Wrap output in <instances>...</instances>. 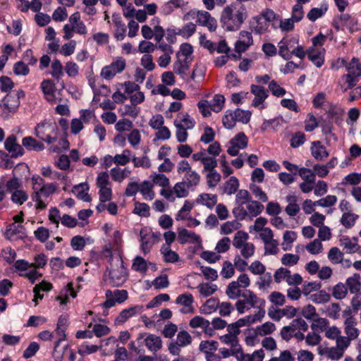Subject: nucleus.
I'll return each mask as SVG.
<instances>
[{"label": "nucleus", "instance_id": "39", "mask_svg": "<svg viewBox=\"0 0 361 361\" xmlns=\"http://www.w3.org/2000/svg\"><path fill=\"white\" fill-rule=\"evenodd\" d=\"M153 184L148 180L143 181L139 185V190L143 195H149V199L152 200L154 197V192L152 190Z\"/></svg>", "mask_w": 361, "mask_h": 361}, {"label": "nucleus", "instance_id": "18", "mask_svg": "<svg viewBox=\"0 0 361 361\" xmlns=\"http://www.w3.org/2000/svg\"><path fill=\"white\" fill-rule=\"evenodd\" d=\"M184 179L183 181L186 183L187 188H190L199 184L200 176L195 171L191 170L185 174Z\"/></svg>", "mask_w": 361, "mask_h": 361}, {"label": "nucleus", "instance_id": "17", "mask_svg": "<svg viewBox=\"0 0 361 361\" xmlns=\"http://www.w3.org/2000/svg\"><path fill=\"white\" fill-rule=\"evenodd\" d=\"M229 144L235 145L238 148L243 149L247 146L248 138L243 132H240L230 140Z\"/></svg>", "mask_w": 361, "mask_h": 361}, {"label": "nucleus", "instance_id": "26", "mask_svg": "<svg viewBox=\"0 0 361 361\" xmlns=\"http://www.w3.org/2000/svg\"><path fill=\"white\" fill-rule=\"evenodd\" d=\"M348 73H354L357 76H361V63L357 58L353 57L346 65Z\"/></svg>", "mask_w": 361, "mask_h": 361}, {"label": "nucleus", "instance_id": "20", "mask_svg": "<svg viewBox=\"0 0 361 361\" xmlns=\"http://www.w3.org/2000/svg\"><path fill=\"white\" fill-rule=\"evenodd\" d=\"M220 303L218 299L211 298L208 299L203 309L200 310V312L204 314H209L214 312L219 306Z\"/></svg>", "mask_w": 361, "mask_h": 361}, {"label": "nucleus", "instance_id": "46", "mask_svg": "<svg viewBox=\"0 0 361 361\" xmlns=\"http://www.w3.org/2000/svg\"><path fill=\"white\" fill-rule=\"evenodd\" d=\"M262 17L267 23L273 20H280V16L275 13V12L271 8H265L262 10V13L259 15Z\"/></svg>", "mask_w": 361, "mask_h": 361}, {"label": "nucleus", "instance_id": "2", "mask_svg": "<svg viewBox=\"0 0 361 361\" xmlns=\"http://www.w3.org/2000/svg\"><path fill=\"white\" fill-rule=\"evenodd\" d=\"M6 191L11 195V200L14 204L22 205L28 200L27 192L23 190V183L15 175L6 181Z\"/></svg>", "mask_w": 361, "mask_h": 361}, {"label": "nucleus", "instance_id": "36", "mask_svg": "<svg viewBox=\"0 0 361 361\" xmlns=\"http://www.w3.org/2000/svg\"><path fill=\"white\" fill-rule=\"evenodd\" d=\"M174 124L177 128V130L176 133L177 140L179 142H185L188 138V134L187 133L188 129L185 128V126L183 125H182L181 123H178L177 121H174Z\"/></svg>", "mask_w": 361, "mask_h": 361}, {"label": "nucleus", "instance_id": "38", "mask_svg": "<svg viewBox=\"0 0 361 361\" xmlns=\"http://www.w3.org/2000/svg\"><path fill=\"white\" fill-rule=\"evenodd\" d=\"M331 295L324 290H319V293L311 295L312 300L315 303H324L329 301Z\"/></svg>", "mask_w": 361, "mask_h": 361}, {"label": "nucleus", "instance_id": "52", "mask_svg": "<svg viewBox=\"0 0 361 361\" xmlns=\"http://www.w3.org/2000/svg\"><path fill=\"white\" fill-rule=\"evenodd\" d=\"M337 197L335 195H329L326 197L315 201L317 206L323 207H331L336 204Z\"/></svg>", "mask_w": 361, "mask_h": 361}, {"label": "nucleus", "instance_id": "8", "mask_svg": "<svg viewBox=\"0 0 361 361\" xmlns=\"http://www.w3.org/2000/svg\"><path fill=\"white\" fill-rule=\"evenodd\" d=\"M311 154L312 157L318 161H322L324 157L329 156V152L320 141L312 142Z\"/></svg>", "mask_w": 361, "mask_h": 361}, {"label": "nucleus", "instance_id": "7", "mask_svg": "<svg viewBox=\"0 0 361 361\" xmlns=\"http://www.w3.org/2000/svg\"><path fill=\"white\" fill-rule=\"evenodd\" d=\"M50 130L51 132H58L59 128L56 123H37L35 128V135L44 141L46 138V135H49L47 131Z\"/></svg>", "mask_w": 361, "mask_h": 361}, {"label": "nucleus", "instance_id": "57", "mask_svg": "<svg viewBox=\"0 0 361 361\" xmlns=\"http://www.w3.org/2000/svg\"><path fill=\"white\" fill-rule=\"evenodd\" d=\"M307 57L318 68H320L324 63V58L320 51L308 53Z\"/></svg>", "mask_w": 361, "mask_h": 361}, {"label": "nucleus", "instance_id": "24", "mask_svg": "<svg viewBox=\"0 0 361 361\" xmlns=\"http://www.w3.org/2000/svg\"><path fill=\"white\" fill-rule=\"evenodd\" d=\"M51 67V75L57 80V82H59L61 76L63 75V66L61 61L59 59H54Z\"/></svg>", "mask_w": 361, "mask_h": 361}, {"label": "nucleus", "instance_id": "22", "mask_svg": "<svg viewBox=\"0 0 361 361\" xmlns=\"http://www.w3.org/2000/svg\"><path fill=\"white\" fill-rule=\"evenodd\" d=\"M93 93L94 97L92 102H98L101 100L102 97L107 98L109 96L111 93V89L105 85H101L99 88H96Z\"/></svg>", "mask_w": 361, "mask_h": 361}, {"label": "nucleus", "instance_id": "53", "mask_svg": "<svg viewBox=\"0 0 361 361\" xmlns=\"http://www.w3.org/2000/svg\"><path fill=\"white\" fill-rule=\"evenodd\" d=\"M130 155L131 152L130 150H123L121 154H116L114 156V164L126 165L130 161Z\"/></svg>", "mask_w": 361, "mask_h": 361}, {"label": "nucleus", "instance_id": "21", "mask_svg": "<svg viewBox=\"0 0 361 361\" xmlns=\"http://www.w3.org/2000/svg\"><path fill=\"white\" fill-rule=\"evenodd\" d=\"M197 288L202 296L209 297L217 290V286L216 284L202 283L197 286Z\"/></svg>", "mask_w": 361, "mask_h": 361}, {"label": "nucleus", "instance_id": "58", "mask_svg": "<svg viewBox=\"0 0 361 361\" xmlns=\"http://www.w3.org/2000/svg\"><path fill=\"white\" fill-rule=\"evenodd\" d=\"M201 271L207 280L215 281L218 278L216 270L209 267L201 266Z\"/></svg>", "mask_w": 361, "mask_h": 361}, {"label": "nucleus", "instance_id": "31", "mask_svg": "<svg viewBox=\"0 0 361 361\" xmlns=\"http://www.w3.org/2000/svg\"><path fill=\"white\" fill-rule=\"evenodd\" d=\"M239 187V181L235 176H231L226 182L225 185V192L228 195L234 194L237 192Z\"/></svg>", "mask_w": 361, "mask_h": 361}, {"label": "nucleus", "instance_id": "33", "mask_svg": "<svg viewBox=\"0 0 361 361\" xmlns=\"http://www.w3.org/2000/svg\"><path fill=\"white\" fill-rule=\"evenodd\" d=\"M347 293L348 289L345 286L343 283L339 282L334 287L332 295L336 299L341 300L345 298Z\"/></svg>", "mask_w": 361, "mask_h": 361}, {"label": "nucleus", "instance_id": "19", "mask_svg": "<svg viewBox=\"0 0 361 361\" xmlns=\"http://www.w3.org/2000/svg\"><path fill=\"white\" fill-rule=\"evenodd\" d=\"M132 269L142 274H145L148 269L147 261L143 257L137 256L133 259Z\"/></svg>", "mask_w": 361, "mask_h": 361}, {"label": "nucleus", "instance_id": "29", "mask_svg": "<svg viewBox=\"0 0 361 361\" xmlns=\"http://www.w3.org/2000/svg\"><path fill=\"white\" fill-rule=\"evenodd\" d=\"M225 103V97L224 95L218 94H215L211 104V109L214 112H219L224 107Z\"/></svg>", "mask_w": 361, "mask_h": 361}, {"label": "nucleus", "instance_id": "1", "mask_svg": "<svg viewBox=\"0 0 361 361\" xmlns=\"http://www.w3.org/2000/svg\"><path fill=\"white\" fill-rule=\"evenodd\" d=\"M248 17L246 6L241 3L227 5L220 16L221 27L228 32L238 30Z\"/></svg>", "mask_w": 361, "mask_h": 361}, {"label": "nucleus", "instance_id": "41", "mask_svg": "<svg viewBox=\"0 0 361 361\" xmlns=\"http://www.w3.org/2000/svg\"><path fill=\"white\" fill-rule=\"evenodd\" d=\"M252 199L250 192L246 190H240L236 194L235 200L239 206H243L246 202H249Z\"/></svg>", "mask_w": 361, "mask_h": 361}, {"label": "nucleus", "instance_id": "28", "mask_svg": "<svg viewBox=\"0 0 361 361\" xmlns=\"http://www.w3.org/2000/svg\"><path fill=\"white\" fill-rule=\"evenodd\" d=\"M280 126L281 119H279V118H274L269 120L265 119L260 127V130L262 132L269 130V129L276 130L277 128Z\"/></svg>", "mask_w": 361, "mask_h": 361}, {"label": "nucleus", "instance_id": "42", "mask_svg": "<svg viewBox=\"0 0 361 361\" xmlns=\"http://www.w3.org/2000/svg\"><path fill=\"white\" fill-rule=\"evenodd\" d=\"M186 188V183L185 181H181L176 183L173 187V190L176 197L178 198L187 197L189 192L187 190Z\"/></svg>", "mask_w": 361, "mask_h": 361}, {"label": "nucleus", "instance_id": "40", "mask_svg": "<svg viewBox=\"0 0 361 361\" xmlns=\"http://www.w3.org/2000/svg\"><path fill=\"white\" fill-rule=\"evenodd\" d=\"M240 297H243L244 298L243 300H245V302L249 304L252 307H256L257 296L253 291L245 290V292H241Z\"/></svg>", "mask_w": 361, "mask_h": 361}, {"label": "nucleus", "instance_id": "55", "mask_svg": "<svg viewBox=\"0 0 361 361\" xmlns=\"http://www.w3.org/2000/svg\"><path fill=\"white\" fill-rule=\"evenodd\" d=\"M215 137V133L212 128L209 126H206L204 128V133L200 137V141L208 144L214 141Z\"/></svg>", "mask_w": 361, "mask_h": 361}, {"label": "nucleus", "instance_id": "47", "mask_svg": "<svg viewBox=\"0 0 361 361\" xmlns=\"http://www.w3.org/2000/svg\"><path fill=\"white\" fill-rule=\"evenodd\" d=\"M178 343L183 347L192 343V338L190 334L186 331H180L177 335Z\"/></svg>", "mask_w": 361, "mask_h": 361}, {"label": "nucleus", "instance_id": "32", "mask_svg": "<svg viewBox=\"0 0 361 361\" xmlns=\"http://www.w3.org/2000/svg\"><path fill=\"white\" fill-rule=\"evenodd\" d=\"M250 191L259 200L266 202L268 200L267 195L262 190V188L256 184L251 183L249 187Z\"/></svg>", "mask_w": 361, "mask_h": 361}, {"label": "nucleus", "instance_id": "45", "mask_svg": "<svg viewBox=\"0 0 361 361\" xmlns=\"http://www.w3.org/2000/svg\"><path fill=\"white\" fill-rule=\"evenodd\" d=\"M154 184L161 186L162 188H166L169 186V179L162 173H155L154 176H151Z\"/></svg>", "mask_w": 361, "mask_h": 361}, {"label": "nucleus", "instance_id": "3", "mask_svg": "<svg viewBox=\"0 0 361 361\" xmlns=\"http://www.w3.org/2000/svg\"><path fill=\"white\" fill-rule=\"evenodd\" d=\"M250 284V280L246 274H240L237 281L231 282L227 286L226 293L230 299L235 300L240 297L241 290L240 287L247 288Z\"/></svg>", "mask_w": 361, "mask_h": 361}, {"label": "nucleus", "instance_id": "64", "mask_svg": "<svg viewBox=\"0 0 361 361\" xmlns=\"http://www.w3.org/2000/svg\"><path fill=\"white\" fill-rule=\"evenodd\" d=\"M248 269L253 274L262 275L264 274L266 268L265 266L259 261H255L250 264V266L248 267Z\"/></svg>", "mask_w": 361, "mask_h": 361}, {"label": "nucleus", "instance_id": "5", "mask_svg": "<svg viewBox=\"0 0 361 361\" xmlns=\"http://www.w3.org/2000/svg\"><path fill=\"white\" fill-rule=\"evenodd\" d=\"M197 23L202 26L207 27L210 32L216 31L217 27L216 20L205 11L197 12Z\"/></svg>", "mask_w": 361, "mask_h": 361}, {"label": "nucleus", "instance_id": "37", "mask_svg": "<svg viewBox=\"0 0 361 361\" xmlns=\"http://www.w3.org/2000/svg\"><path fill=\"white\" fill-rule=\"evenodd\" d=\"M285 38H283L279 42V55L282 57L284 60L288 61L291 59V50L287 47V45H285Z\"/></svg>", "mask_w": 361, "mask_h": 361}, {"label": "nucleus", "instance_id": "50", "mask_svg": "<svg viewBox=\"0 0 361 361\" xmlns=\"http://www.w3.org/2000/svg\"><path fill=\"white\" fill-rule=\"evenodd\" d=\"M191 61L192 59H190L189 58H185L183 60L178 59V60L173 63V71L180 73V68L188 71Z\"/></svg>", "mask_w": 361, "mask_h": 361}, {"label": "nucleus", "instance_id": "14", "mask_svg": "<svg viewBox=\"0 0 361 361\" xmlns=\"http://www.w3.org/2000/svg\"><path fill=\"white\" fill-rule=\"evenodd\" d=\"M16 234H20V238L26 237L25 228L23 225H16V223H13L7 227L6 236L7 238L10 239L12 236Z\"/></svg>", "mask_w": 361, "mask_h": 361}, {"label": "nucleus", "instance_id": "49", "mask_svg": "<svg viewBox=\"0 0 361 361\" xmlns=\"http://www.w3.org/2000/svg\"><path fill=\"white\" fill-rule=\"evenodd\" d=\"M193 53V47L189 43H183L180 46L179 51L176 54L178 59L180 58V54L185 56V58H189Z\"/></svg>", "mask_w": 361, "mask_h": 361}, {"label": "nucleus", "instance_id": "6", "mask_svg": "<svg viewBox=\"0 0 361 361\" xmlns=\"http://www.w3.org/2000/svg\"><path fill=\"white\" fill-rule=\"evenodd\" d=\"M20 104V102L16 96L7 94L1 101V106L4 114L14 113Z\"/></svg>", "mask_w": 361, "mask_h": 361}, {"label": "nucleus", "instance_id": "51", "mask_svg": "<svg viewBox=\"0 0 361 361\" xmlns=\"http://www.w3.org/2000/svg\"><path fill=\"white\" fill-rule=\"evenodd\" d=\"M152 284L156 289L167 288L169 286L168 276L166 274H164L156 277L152 281Z\"/></svg>", "mask_w": 361, "mask_h": 361}, {"label": "nucleus", "instance_id": "27", "mask_svg": "<svg viewBox=\"0 0 361 361\" xmlns=\"http://www.w3.org/2000/svg\"><path fill=\"white\" fill-rule=\"evenodd\" d=\"M249 238V235L247 233L243 231H238L235 234L233 243V245L235 247L239 249L243 247V245H245V242Z\"/></svg>", "mask_w": 361, "mask_h": 361}, {"label": "nucleus", "instance_id": "60", "mask_svg": "<svg viewBox=\"0 0 361 361\" xmlns=\"http://www.w3.org/2000/svg\"><path fill=\"white\" fill-rule=\"evenodd\" d=\"M306 249L312 255H317L322 252V244L319 240L315 239L307 245Z\"/></svg>", "mask_w": 361, "mask_h": 361}, {"label": "nucleus", "instance_id": "25", "mask_svg": "<svg viewBox=\"0 0 361 361\" xmlns=\"http://www.w3.org/2000/svg\"><path fill=\"white\" fill-rule=\"evenodd\" d=\"M235 121H240L243 123H247L251 118V113L249 111H245L240 109H237L233 113Z\"/></svg>", "mask_w": 361, "mask_h": 361}, {"label": "nucleus", "instance_id": "12", "mask_svg": "<svg viewBox=\"0 0 361 361\" xmlns=\"http://www.w3.org/2000/svg\"><path fill=\"white\" fill-rule=\"evenodd\" d=\"M360 275L357 273L353 274L346 280L347 289L348 288L350 293L355 294L360 291L361 283Z\"/></svg>", "mask_w": 361, "mask_h": 361}, {"label": "nucleus", "instance_id": "62", "mask_svg": "<svg viewBox=\"0 0 361 361\" xmlns=\"http://www.w3.org/2000/svg\"><path fill=\"white\" fill-rule=\"evenodd\" d=\"M269 89L272 94L276 97H283L286 94V90L279 85L275 80H271L269 84Z\"/></svg>", "mask_w": 361, "mask_h": 361}, {"label": "nucleus", "instance_id": "56", "mask_svg": "<svg viewBox=\"0 0 361 361\" xmlns=\"http://www.w3.org/2000/svg\"><path fill=\"white\" fill-rule=\"evenodd\" d=\"M207 185L209 188H214L221 180V175L216 171H212L207 175Z\"/></svg>", "mask_w": 361, "mask_h": 361}, {"label": "nucleus", "instance_id": "10", "mask_svg": "<svg viewBox=\"0 0 361 361\" xmlns=\"http://www.w3.org/2000/svg\"><path fill=\"white\" fill-rule=\"evenodd\" d=\"M194 302V298L192 295L190 293H183L179 295L176 300V303L178 305H182L186 307H189L188 311L181 310L183 313H192L194 312V308L192 305Z\"/></svg>", "mask_w": 361, "mask_h": 361}, {"label": "nucleus", "instance_id": "13", "mask_svg": "<svg viewBox=\"0 0 361 361\" xmlns=\"http://www.w3.org/2000/svg\"><path fill=\"white\" fill-rule=\"evenodd\" d=\"M145 345L151 351H157L162 347V341L159 336L149 334L145 338Z\"/></svg>", "mask_w": 361, "mask_h": 361}, {"label": "nucleus", "instance_id": "44", "mask_svg": "<svg viewBox=\"0 0 361 361\" xmlns=\"http://www.w3.org/2000/svg\"><path fill=\"white\" fill-rule=\"evenodd\" d=\"M321 287H322L321 282H317V281L307 282V281H305L303 284L302 293L305 295H307L312 291L319 290L321 288Z\"/></svg>", "mask_w": 361, "mask_h": 361}, {"label": "nucleus", "instance_id": "15", "mask_svg": "<svg viewBox=\"0 0 361 361\" xmlns=\"http://www.w3.org/2000/svg\"><path fill=\"white\" fill-rule=\"evenodd\" d=\"M359 216L350 212H344L340 219V223L347 229L354 226Z\"/></svg>", "mask_w": 361, "mask_h": 361}, {"label": "nucleus", "instance_id": "63", "mask_svg": "<svg viewBox=\"0 0 361 361\" xmlns=\"http://www.w3.org/2000/svg\"><path fill=\"white\" fill-rule=\"evenodd\" d=\"M35 238L42 243H44L49 238V231L45 227L40 226L34 232Z\"/></svg>", "mask_w": 361, "mask_h": 361}, {"label": "nucleus", "instance_id": "30", "mask_svg": "<svg viewBox=\"0 0 361 361\" xmlns=\"http://www.w3.org/2000/svg\"><path fill=\"white\" fill-rule=\"evenodd\" d=\"M218 345L219 343L216 341H202L200 344L199 349L207 355V353H209V350L216 351Z\"/></svg>", "mask_w": 361, "mask_h": 361}, {"label": "nucleus", "instance_id": "16", "mask_svg": "<svg viewBox=\"0 0 361 361\" xmlns=\"http://www.w3.org/2000/svg\"><path fill=\"white\" fill-rule=\"evenodd\" d=\"M196 201L198 203H202L209 209H212L217 202V195L202 193L199 195Z\"/></svg>", "mask_w": 361, "mask_h": 361}, {"label": "nucleus", "instance_id": "4", "mask_svg": "<svg viewBox=\"0 0 361 361\" xmlns=\"http://www.w3.org/2000/svg\"><path fill=\"white\" fill-rule=\"evenodd\" d=\"M4 147L9 153L11 158H17L24 154L23 147L17 143V137L12 134L8 136L4 142Z\"/></svg>", "mask_w": 361, "mask_h": 361}, {"label": "nucleus", "instance_id": "35", "mask_svg": "<svg viewBox=\"0 0 361 361\" xmlns=\"http://www.w3.org/2000/svg\"><path fill=\"white\" fill-rule=\"evenodd\" d=\"M114 255H117L119 259H121V262L123 263V252L121 250V235L119 231H114Z\"/></svg>", "mask_w": 361, "mask_h": 361}, {"label": "nucleus", "instance_id": "61", "mask_svg": "<svg viewBox=\"0 0 361 361\" xmlns=\"http://www.w3.org/2000/svg\"><path fill=\"white\" fill-rule=\"evenodd\" d=\"M305 141V135L301 132H297L290 139V146L297 148L302 145Z\"/></svg>", "mask_w": 361, "mask_h": 361}, {"label": "nucleus", "instance_id": "48", "mask_svg": "<svg viewBox=\"0 0 361 361\" xmlns=\"http://www.w3.org/2000/svg\"><path fill=\"white\" fill-rule=\"evenodd\" d=\"M13 72L16 75H27L30 69L23 61H18L13 66Z\"/></svg>", "mask_w": 361, "mask_h": 361}, {"label": "nucleus", "instance_id": "43", "mask_svg": "<svg viewBox=\"0 0 361 361\" xmlns=\"http://www.w3.org/2000/svg\"><path fill=\"white\" fill-rule=\"evenodd\" d=\"M133 213L138 214L140 216L147 217L150 214L149 207L147 204L144 202H136Z\"/></svg>", "mask_w": 361, "mask_h": 361}, {"label": "nucleus", "instance_id": "11", "mask_svg": "<svg viewBox=\"0 0 361 361\" xmlns=\"http://www.w3.org/2000/svg\"><path fill=\"white\" fill-rule=\"evenodd\" d=\"M22 145L27 150L41 152L44 149V145L43 143L37 142L34 137L31 136H27L23 138Z\"/></svg>", "mask_w": 361, "mask_h": 361}, {"label": "nucleus", "instance_id": "59", "mask_svg": "<svg viewBox=\"0 0 361 361\" xmlns=\"http://www.w3.org/2000/svg\"><path fill=\"white\" fill-rule=\"evenodd\" d=\"M299 259L300 257L298 255L286 253L283 255L281 262L283 265L291 267L296 264Z\"/></svg>", "mask_w": 361, "mask_h": 361}, {"label": "nucleus", "instance_id": "34", "mask_svg": "<svg viewBox=\"0 0 361 361\" xmlns=\"http://www.w3.org/2000/svg\"><path fill=\"white\" fill-rule=\"evenodd\" d=\"M247 204V209L253 216L260 214L264 209V205L256 200H250Z\"/></svg>", "mask_w": 361, "mask_h": 361}, {"label": "nucleus", "instance_id": "9", "mask_svg": "<svg viewBox=\"0 0 361 361\" xmlns=\"http://www.w3.org/2000/svg\"><path fill=\"white\" fill-rule=\"evenodd\" d=\"M142 306H134L125 310H123L119 315L116 318L115 322L117 324H123L127 321L130 317L134 316L137 313L141 312Z\"/></svg>", "mask_w": 361, "mask_h": 361}, {"label": "nucleus", "instance_id": "54", "mask_svg": "<svg viewBox=\"0 0 361 361\" xmlns=\"http://www.w3.org/2000/svg\"><path fill=\"white\" fill-rule=\"evenodd\" d=\"M224 126L227 129H232L235 126V121L232 111H227L222 118Z\"/></svg>", "mask_w": 361, "mask_h": 361}, {"label": "nucleus", "instance_id": "23", "mask_svg": "<svg viewBox=\"0 0 361 361\" xmlns=\"http://www.w3.org/2000/svg\"><path fill=\"white\" fill-rule=\"evenodd\" d=\"M276 330L275 324L271 322H267L256 329V334L265 336L272 334Z\"/></svg>", "mask_w": 361, "mask_h": 361}]
</instances>
